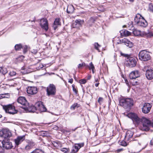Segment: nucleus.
I'll return each mask as SVG.
<instances>
[{
  "instance_id": "36",
  "label": "nucleus",
  "mask_w": 153,
  "mask_h": 153,
  "mask_svg": "<svg viewBox=\"0 0 153 153\" xmlns=\"http://www.w3.org/2000/svg\"><path fill=\"white\" fill-rule=\"evenodd\" d=\"M60 150L65 153H67L69 151V149L66 148H62L60 149Z\"/></svg>"
},
{
  "instance_id": "20",
  "label": "nucleus",
  "mask_w": 153,
  "mask_h": 153,
  "mask_svg": "<svg viewBox=\"0 0 153 153\" xmlns=\"http://www.w3.org/2000/svg\"><path fill=\"white\" fill-rule=\"evenodd\" d=\"M134 133L130 131H128L125 136V140L127 141L132 140V137Z\"/></svg>"
},
{
  "instance_id": "37",
  "label": "nucleus",
  "mask_w": 153,
  "mask_h": 153,
  "mask_svg": "<svg viewBox=\"0 0 153 153\" xmlns=\"http://www.w3.org/2000/svg\"><path fill=\"white\" fill-rule=\"evenodd\" d=\"M17 74L14 71H11L9 73V75L10 76H13L16 75Z\"/></svg>"
},
{
  "instance_id": "46",
  "label": "nucleus",
  "mask_w": 153,
  "mask_h": 153,
  "mask_svg": "<svg viewBox=\"0 0 153 153\" xmlns=\"http://www.w3.org/2000/svg\"><path fill=\"white\" fill-rule=\"evenodd\" d=\"M149 10L152 11L153 12V5H150L149 6Z\"/></svg>"
},
{
  "instance_id": "27",
  "label": "nucleus",
  "mask_w": 153,
  "mask_h": 153,
  "mask_svg": "<svg viewBox=\"0 0 153 153\" xmlns=\"http://www.w3.org/2000/svg\"><path fill=\"white\" fill-rule=\"evenodd\" d=\"M35 145L34 143L33 142H30L25 147V149L26 150H28L32 149Z\"/></svg>"
},
{
  "instance_id": "47",
  "label": "nucleus",
  "mask_w": 153,
  "mask_h": 153,
  "mask_svg": "<svg viewBox=\"0 0 153 153\" xmlns=\"http://www.w3.org/2000/svg\"><path fill=\"white\" fill-rule=\"evenodd\" d=\"M124 79V81H125V83L128 86H129V83H128V80L126 79H125V78Z\"/></svg>"
},
{
  "instance_id": "8",
  "label": "nucleus",
  "mask_w": 153,
  "mask_h": 153,
  "mask_svg": "<svg viewBox=\"0 0 153 153\" xmlns=\"http://www.w3.org/2000/svg\"><path fill=\"white\" fill-rule=\"evenodd\" d=\"M11 135V133L8 129H3L0 131V137L3 138L5 139H8Z\"/></svg>"
},
{
  "instance_id": "26",
  "label": "nucleus",
  "mask_w": 153,
  "mask_h": 153,
  "mask_svg": "<svg viewBox=\"0 0 153 153\" xmlns=\"http://www.w3.org/2000/svg\"><path fill=\"white\" fill-rule=\"evenodd\" d=\"M122 36H127L131 34V33L126 30H122L120 32Z\"/></svg>"
},
{
  "instance_id": "48",
  "label": "nucleus",
  "mask_w": 153,
  "mask_h": 153,
  "mask_svg": "<svg viewBox=\"0 0 153 153\" xmlns=\"http://www.w3.org/2000/svg\"><path fill=\"white\" fill-rule=\"evenodd\" d=\"M4 151L2 147L0 146V153H3Z\"/></svg>"
},
{
  "instance_id": "32",
  "label": "nucleus",
  "mask_w": 153,
  "mask_h": 153,
  "mask_svg": "<svg viewBox=\"0 0 153 153\" xmlns=\"http://www.w3.org/2000/svg\"><path fill=\"white\" fill-rule=\"evenodd\" d=\"M30 153H43V152L41 150L39 149H36Z\"/></svg>"
},
{
  "instance_id": "49",
  "label": "nucleus",
  "mask_w": 153,
  "mask_h": 153,
  "mask_svg": "<svg viewBox=\"0 0 153 153\" xmlns=\"http://www.w3.org/2000/svg\"><path fill=\"white\" fill-rule=\"evenodd\" d=\"M68 82L71 84L73 82V79H69Z\"/></svg>"
},
{
  "instance_id": "54",
  "label": "nucleus",
  "mask_w": 153,
  "mask_h": 153,
  "mask_svg": "<svg viewBox=\"0 0 153 153\" xmlns=\"http://www.w3.org/2000/svg\"><path fill=\"white\" fill-rule=\"evenodd\" d=\"M151 144L153 145V138H152V139L151 141Z\"/></svg>"
},
{
  "instance_id": "39",
  "label": "nucleus",
  "mask_w": 153,
  "mask_h": 153,
  "mask_svg": "<svg viewBox=\"0 0 153 153\" xmlns=\"http://www.w3.org/2000/svg\"><path fill=\"white\" fill-rule=\"evenodd\" d=\"M22 48L23 49L24 53H26L27 51V45H25L22 47Z\"/></svg>"
},
{
  "instance_id": "33",
  "label": "nucleus",
  "mask_w": 153,
  "mask_h": 153,
  "mask_svg": "<svg viewBox=\"0 0 153 153\" xmlns=\"http://www.w3.org/2000/svg\"><path fill=\"white\" fill-rule=\"evenodd\" d=\"M15 49L16 51L19 50L22 48V47L21 44H16L15 45Z\"/></svg>"
},
{
  "instance_id": "58",
  "label": "nucleus",
  "mask_w": 153,
  "mask_h": 153,
  "mask_svg": "<svg viewBox=\"0 0 153 153\" xmlns=\"http://www.w3.org/2000/svg\"><path fill=\"white\" fill-rule=\"evenodd\" d=\"M131 2H133L134 1V0H129Z\"/></svg>"
},
{
  "instance_id": "24",
  "label": "nucleus",
  "mask_w": 153,
  "mask_h": 153,
  "mask_svg": "<svg viewBox=\"0 0 153 153\" xmlns=\"http://www.w3.org/2000/svg\"><path fill=\"white\" fill-rule=\"evenodd\" d=\"M60 19L59 18L56 19L54 21L53 27L54 30H55L57 28V25H60Z\"/></svg>"
},
{
  "instance_id": "18",
  "label": "nucleus",
  "mask_w": 153,
  "mask_h": 153,
  "mask_svg": "<svg viewBox=\"0 0 153 153\" xmlns=\"http://www.w3.org/2000/svg\"><path fill=\"white\" fill-rule=\"evenodd\" d=\"M120 44H124L130 48L132 47L133 46V43L126 39L124 38L120 40Z\"/></svg>"
},
{
  "instance_id": "44",
  "label": "nucleus",
  "mask_w": 153,
  "mask_h": 153,
  "mask_svg": "<svg viewBox=\"0 0 153 153\" xmlns=\"http://www.w3.org/2000/svg\"><path fill=\"white\" fill-rule=\"evenodd\" d=\"M72 87L73 88V91L76 94H77V91L76 89V88L75 87V86L74 85H72Z\"/></svg>"
},
{
  "instance_id": "31",
  "label": "nucleus",
  "mask_w": 153,
  "mask_h": 153,
  "mask_svg": "<svg viewBox=\"0 0 153 153\" xmlns=\"http://www.w3.org/2000/svg\"><path fill=\"white\" fill-rule=\"evenodd\" d=\"M80 105L78 104L77 103H76L72 105L71 107V109L74 110L76 108H78L79 107Z\"/></svg>"
},
{
  "instance_id": "50",
  "label": "nucleus",
  "mask_w": 153,
  "mask_h": 153,
  "mask_svg": "<svg viewBox=\"0 0 153 153\" xmlns=\"http://www.w3.org/2000/svg\"><path fill=\"white\" fill-rule=\"evenodd\" d=\"M31 52L34 54H36L37 53V51L36 50H32Z\"/></svg>"
},
{
  "instance_id": "15",
  "label": "nucleus",
  "mask_w": 153,
  "mask_h": 153,
  "mask_svg": "<svg viewBox=\"0 0 153 153\" xmlns=\"http://www.w3.org/2000/svg\"><path fill=\"white\" fill-rule=\"evenodd\" d=\"M35 105L37 107V110H39L41 112L45 111L47 110L42 102H37Z\"/></svg>"
},
{
  "instance_id": "42",
  "label": "nucleus",
  "mask_w": 153,
  "mask_h": 153,
  "mask_svg": "<svg viewBox=\"0 0 153 153\" xmlns=\"http://www.w3.org/2000/svg\"><path fill=\"white\" fill-rule=\"evenodd\" d=\"M3 95L4 97V98H9L10 97V95L9 93H6L3 94Z\"/></svg>"
},
{
  "instance_id": "29",
  "label": "nucleus",
  "mask_w": 153,
  "mask_h": 153,
  "mask_svg": "<svg viewBox=\"0 0 153 153\" xmlns=\"http://www.w3.org/2000/svg\"><path fill=\"white\" fill-rule=\"evenodd\" d=\"M7 70L6 68L4 67H0V72L1 73L4 75L7 73Z\"/></svg>"
},
{
  "instance_id": "60",
  "label": "nucleus",
  "mask_w": 153,
  "mask_h": 153,
  "mask_svg": "<svg viewBox=\"0 0 153 153\" xmlns=\"http://www.w3.org/2000/svg\"><path fill=\"white\" fill-rule=\"evenodd\" d=\"M1 117H2V116L0 114V118H1Z\"/></svg>"
},
{
  "instance_id": "12",
  "label": "nucleus",
  "mask_w": 153,
  "mask_h": 153,
  "mask_svg": "<svg viewBox=\"0 0 153 153\" xmlns=\"http://www.w3.org/2000/svg\"><path fill=\"white\" fill-rule=\"evenodd\" d=\"M152 105L148 103H145L142 108V112L144 114L148 113L151 109Z\"/></svg>"
},
{
  "instance_id": "7",
  "label": "nucleus",
  "mask_w": 153,
  "mask_h": 153,
  "mask_svg": "<svg viewBox=\"0 0 153 153\" xmlns=\"http://www.w3.org/2000/svg\"><path fill=\"white\" fill-rule=\"evenodd\" d=\"M56 92L55 86L53 84H50L47 88V95L48 96L55 95Z\"/></svg>"
},
{
  "instance_id": "5",
  "label": "nucleus",
  "mask_w": 153,
  "mask_h": 153,
  "mask_svg": "<svg viewBox=\"0 0 153 153\" xmlns=\"http://www.w3.org/2000/svg\"><path fill=\"white\" fill-rule=\"evenodd\" d=\"M3 109L6 113L14 114L17 113L18 111L16 109L14 106L11 104L2 106Z\"/></svg>"
},
{
  "instance_id": "1",
  "label": "nucleus",
  "mask_w": 153,
  "mask_h": 153,
  "mask_svg": "<svg viewBox=\"0 0 153 153\" xmlns=\"http://www.w3.org/2000/svg\"><path fill=\"white\" fill-rule=\"evenodd\" d=\"M127 116L131 119L135 124H138L142 122L143 125L140 126V128L142 131H148L151 126L153 127V123L151 124L150 120L146 117H143L141 119H140L136 114L134 113H128Z\"/></svg>"
},
{
  "instance_id": "19",
  "label": "nucleus",
  "mask_w": 153,
  "mask_h": 153,
  "mask_svg": "<svg viewBox=\"0 0 153 153\" xmlns=\"http://www.w3.org/2000/svg\"><path fill=\"white\" fill-rule=\"evenodd\" d=\"M139 71H135L130 73L129 77L131 79H133L139 77Z\"/></svg>"
},
{
  "instance_id": "2",
  "label": "nucleus",
  "mask_w": 153,
  "mask_h": 153,
  "mask_svg": "<svg viewBox=\"0 0 153 153\" xmlns=\"http://www.w3.org/2000/svg\"><path fill=\"white\" fill-rule=\"evenodd\" d=\"M135 22L139 26L143 27H146L147 25V23L141 15L137 14L134 19Z\"/></svg>"
},
{
  "instance_id": "14",
  "label": "nucleus",
  "mask_w": 153,
  "mask_h": 153,
  "mask_svg": "<svg viewBox=\"0 0 153 153\" xmlns=\"http://www.w3.org/2000/svg\"><path fill=\"white\" fill-rule=\"evenodd\" d=\"M25 111H28L29 112H35L37 110L36 106L34 105H31L30 106L29 105L28 103V105L26 106H24L23 107Z\"/></svg>"
},
{
  "instance_id": "38",
  "label": "nucleus",
  "mask_w": 153,
  "mask_h": 153,
  "mask_svg": "<svg viewBox=\"0 0 153 153\" xmlns=\"http://www.w3.org/2000/svg\"><path fill=\"white\" fill-rule=\"evenodd\" d=\"M94 47L95 48L98 50L99 52H100V51L99 50L98 48L100 47V45L98 44L97 43H95L94 44Z\"/></svg>"
},
{
  "instance_id": "6",
  "label": "nucleus",
  "mask_w": 153,
  "mask_h": 153,
  "mask_svg": "<svg viewBox=\"0 0 153 153\" xmlns=\"http://www.w3.org/2000/svg\"><path fill=\"white\" fill-rule=\"evenodd\" d=\"M143 70L146 71V75L147 79L151 80L153 79V70L152 67L146 65L144 67Z\"/></svg>"
},
{
  "instance_id": "57",
  "label": "nucleus",
  "mask_w": 153,
  "mask_h": 153,
  "mask_svg": "<svg viewBox=\"0 0 153 153\" xmlns=\"http://www.w3.org/2000/svg\"><path fill=\"white\" fill-rule=\"evenodd\" d=\"M21 73H22L23 74H25L26 73V72L23 73L22 71H21Z\"/></svg>"
},
{
  "instance_id": "45",
  "label": "nucleus",
  "mask_w": 153,
  "mask_h": 153,
  "mask_svg": "<svg viewBox=\"0 0 153 153\" xmlns=\"http://www.w3.org/2000/svg\"><path fill=\"white\" fill-rule=\"evenodd\" d=\"M121 145L123 146H126L127 145V143L125 141H123L121 142Z\"/></svg>"
},
{
  "instance_id": "3",
  "label": "nucleus",
  "mask_w": 153,
  "mask_h": 153,
  "mask_svg": "<svg viewBox=\"0 0 153 153\" xmlns=\"http://www.w3.org/2000/svg\"><path fill=\"white\" fill-rule=\"evenodd\" d=\"M120 105L125 108H128L133 105V101L130 98L122 99L119 101Z\"/></svg>"
},
{
  "instance_id": "53",
  "label": "nucleus",
  "mask_w": 153,
  "mask_h": 153,
  "mask_svg": "<svg viewBox=\"0 0 153 153\" xmlns=\"http://www.w3.org/2000/svg\"><path fill=\"white\" fill-rule=\"evenodd\" d=\"M121 54L122 56H123L126 57H127L128 56L127 54H122V53H121Z\"/></svg>"
},
{
  "instance_id": "17",
  "label": "nucleus",
  "mask_w": 153,
  "mask_h": 153,
  "mask_svg": "<svg viewBox=\"0 0 153 153\" xmlns=\"http://www.w3.org/2000/svg\"><path fill=\"white\" fill-rule=\"evenodd\" d=\"M27 92L30 94H36L37 92V88L35 87H29L27 88Z\"/></svg>"
},
{
  "instance_id": "22",
  "label": "nucleus",
  "mask_w": 153,
  "mask_h": 153,
  "mask_svg": "<svg viewBox=\"0 0 153 153\" xmlns=\"http://www.w3.org/2000/svg\"><path fill=\"white\" fill-rule=\"evenodd\" d=\"M81 20H76L72 24L73 28H78L81 25Z\"/></svg>"
},
{
  "instance_id": "55",
  "label": "nucleus",
  "mask_w": 153,
  "mask_h": 153,
  "mask_svg": "<svg viewBox=\"0 0 153 153\" xmlns=\"http://www.w3.org/2000/svg\"><path fill=\"white\" fill-rule=\"evenodd\" d=\"M99 85V83H96L95 84V86L97 87H98V86Z\"/></svg>"
},
{
  "instance_id": "59",
  "label": "nucleus",
  "mask_w": 153,
  "mask_h": 153,
  "mask_svg": "<svg viewBox=\"0 0 153 153\" xmlns=\"http://www.w3.org/2000/svg\"><path fill=\"white\" fill-rule=\"evenodd\" d=\"M77 128H75L74 130H72L74 131H75Z\"/></svg>"
},
{
  "instance_id": "16",
  "label": "nucleus",
  "mask_w": 153,
  "mask_h": 153,
  "mask_svg": "<svg viewBox=\"0 0 153 153\" xmlns=\"http://www.w3.org/2000/svg\"><path fill=\"white\" fill-rule=\"evenodd\" d=\"M17 102L22 105V108L24 106H26L28 105V103L26 100L25 98L24 97H19L17 100Z\"/></svg>"
},
{
  "instance_id": "63",
  "label": "nucleus",
  "mask_w": 153,
  "mask_h": 153,
  "mask_svg": "<svg viewBox=\"0 0 153 153\" xmlns=\"http://www.w3.org/2000/svg\"><path fill=\"white\" fill-rule=\"evenodd\" d=\"M11 86H12V85H11ZM12 86H14V85H12Z\"/></svg>"
},
{
  "instance_id": "4",
  "label": "nucleus",
  "mask_w": 153,
  "mask_h": 153,
  "mask_svg": "<svg viewBox=\"0 0 153 153\" xmlns=\"http://www.w3.org/2000/svg\"><path fill=\"white\" fill-rule=\"evenodd\" d=\"M140 60L144 61H147L150 59V56L149 52L145 50H143L140 51L139 54Z\"/></svg>"
},
{
  "instance_id": "62",
  "label": "nucleus",
  "mask_w": 153,
  "mask_h": 153,
  "mask_svg": "<svg viewBox=\"0 0 153 153\" xmlns=\"http://www.w3.org/2000/svg\"><path fill=\"white\" fill-rule=\"evenodd\" d=\"M97 81H98V79H97V80H95V81H96V82H97Z\"/></svg>"
},
{
  "instance_id": "61",
  "label": "nucleus",
  "mask_w": 153,
  "mask_h": 153,
  "mask_svg": "<svg viewBox=\"0 0 153 153\" xmlns=\"http://www.w3.org/2000/svg\"><path fill=\"white\" fill-rule=\"evenodd\" d=\"M51 114L53 115H54L53 113H51ZM55 115H56V114H55Z\"/></svg>"
},
{
  "instance_id": "41",
  "label": "nucleus",
  "mask_w": 153,
  "mask_h": 153,
  "mask_svg": "<svg viewBox=\"0 0 153 153\" xmlns=\"http://www.w3.org/2000/svg\"><path fill=\"white\" fill-rule=\"evenodd\" d=\"M86 82V79H81L79 80V83L81 84H84Z\"/></svg>"
},
{
  "instance_id": "30",
  "label": "nucleus",
  "mask_w": 153,
  "mask_h": 153,
  "mask_svg": "<svg viewBox=\"0 0 153 153\" xmlns=\"http://www.w3.org/2000/svg\"><path fill=\"white\" fill-rule=\"evenodd\" d=\"M144 34L148 37H150L153 36V34L151 32H145Z\"/></svg>"
},
{
  "instance_id": "10",
  "label": "nucleus",
  "mask_w": 153,
  "mask_h": 153,
  "mask_svg": "<svg viewBox=\"0 0 153 153\" xmlns=\"http://www.w3.org/2000/svg\"><path fill=\"white\" fill-rule=\"evenodd\" d=\"M3 147L6 149H10L13 147L12 143L8 139H4L1 142Z\"/></svg>"
},
{
  "instance_id": "13",
  "label": "nucleus",
  "mask_w": 153,
  "mask_h": 153,
  "mask_svg": "<svg viewBox=\"0 0 153 153\" xmlns=\"http://www.w3.org/2000/svg\"><path fill=\"white\" fill-rule=\"evenodd\" d=\"M84 146V143H83L75 144L74 146L72 147L71 153H76L78 152L79 149Z\"/></svg>"
},
{
  "instance_id": "35",
  "label": "nucleus",
  "mask_w": 153,
  "mask_h": 153,
  "mask_svg": "<svg viewBox=\"0 0 153 153\" xmlns=\"http://www.w3.org/2000/svg\"><path fill=\"white\" fill-rule=\"evenodd\" d=\"M89 69L90 70H91V69L92 70L93 73H94V67L92 62H91L90 63V67H89Z\"/></svg>"
},
{
  "instance_id": "52",
  "label": "nucleus",
  "mask_w": 153,
  "mask_h": 153,
  "mask_svg": "<svg viewBox=\"0 0 153 153\" xmlns=\"http://www.w3.org/2000/svg\"><path fill=\"white\" fill-rule=\"evenodd\" d=\"M122 149H120L117 150V152L118 153L121 151Z\"/></svg>"
},
{
  "instance_id": "51",
  "label": "nucleus",
  "mask_w": 153,
  "mask_h": 153,
  "mask_svg": "<svg viewBox=\"0 0 153 153\" xmlns=\"http://www.w3.org/2000/svg\"><path fill=\"white\" fill-rule=\"evenodd\" d=\"M4 97L3 95V94H0V99L4 98Z\"/></svg>"
},
{
  "instance_id": "34",
  "label": "nucleus",
  "mask_w": 153,
  "mask_h": 153,
  "mask_svg": "<svg viewBox=\"0 0 153 153\" xmlns=\"http://www.w3.org/2000/svg\"><path fill=\"white\" fill-rule=\"evenodd\" d=\"M134 34L136 36H138L140 35L141 31L139 30H135L133 31Z\"/></svg>"
},
{
  "instance_id": "9",
  "label": "nucleus",
  "mask_w": 153,
  "mask_h": 153,
  "mask_svg": "<svg viewBox=\"0 0 153 153\" xmlns=\"http://www.w3.org/2000/svg\"><path fill=\"white\" fill-rule=\"evenodd\" d=\"M126 65L130 68L134 67L136 64V61L133 57H128L126 59Z\"/></svg>"
},
{
  "instance_id": "28",
  "label": "nucleus",
  "mask_w": 153,
  "mask_h": 153,
  "mask_svg": "<svg viewBox=\"0 0 153 153\" xmlns=\"http://www.w3.org/2000/svg\"><path fill=\"white\" fill-rule=\"evenodd\" d=\"M139 83V81L138 80L136 79H131V84L133 86L138 85Z\"/></svg>"
},
{
  "instance_id": "25",
  "label": "nucleus",
  "mask_w": 153,
  "mask_h": 153,
  "mask_svg": "<svg viewBox=\"0 0 153 153\" xmlns=\"http://www.w3.org/2000/svg\"><path fill=\"white\" fill-rule=\"evenodd\" d=\"M74 11V8L73 6L72 5H68L67 9V12L68 13H72Z\"/></svg>"
},
{
  "instance_id": "40",
  "label": "nucleus",
  "mask_w": 153,
  "mask_h": 153,
  "mask_svg": "<svg viewBox=\"0 0 153 153\" xmlns=\"http://www.w3.org/2000/svg\"><path fill=\"white\" fill-rule=\"evenodd\" d=\"M103 101V98L101 97H100L98 98V102L100 104H101V103Z\"/></svg>"
},
{
  "instance_id": "43",
  "label": "nucleus",
  "mask_w": 153,
  "mask_h": 153,
  "mask_svg": "<svg viewBox=\"0 0 153 153\" xmlns=\"http://www.w3.org/2000/svg\"><path fill=\"white\" fill-rule=\"evenodd\" d=\"M85 64L84 63H82V64H79L78 65V68H81L82 67L85 66Z\"/></svg>"
},
{
  "instance_id": "23",
  "label": "nucleus",
  "mask_w": 153,
  "mask_h": 153,
  "mask_svg": "<svg viewBox=\"0 0 153 153\" xmlns=\"http://www.w3.org/2000/svg\"><path fill=\"white\" fill-rule=\"evenodd\" d=\"M134 143L135 144L136 146L140 149V150L139 152L142 149H144V147H142V143L140 142H139L136 140H134Z\"/></svg>"
},
{
  "instance_id": "56",
  "label": "nucleus",
  "mask_w": 153,
  "mask_h": 153,
  "mask_svg": "<svg viewBox=\"0 0 153 153\" xmlns=\"http://www.w3.org/2000/svg\"><path fill=\"white\" fill-rule=\"evenodd\" d=\"M91 76H88V78H87L88 79H91Z\"/></svg>"
},
{
  "instance_id": "11",
  "label": "nucleus",
  "mask_w": 153,
  "mask_h": 153,
  "mask_svg": "<svg viewBox=\"0 0 153 153\" xmlns=\"http://www.w3.org/2000/svg\"><path fill=\"white\" fill-rule=\"evenodd\" d=\"M40 25L42 29L47 31L48 29V21L46 19H43L40 20Z\"/></svg>"
},
{
  "instance_id": "21",
  "label": "nucleus",
  "mask_w": 153,
  "mask_h": 153,
  "mask_svg": "<svg viewBox=\"0 0 153 153\" xmlns=\"http://www.w3.org/2000/svg\"><path fill=\"white\" fill-rule=\"evenodd\" d=\"M25 139V136L23 135L22 136H18L14 140V142L16 146H18Z\"/></svg>"
}]
</instances>
